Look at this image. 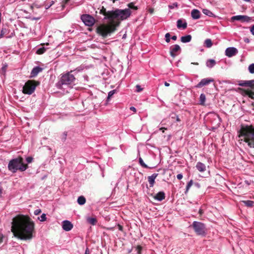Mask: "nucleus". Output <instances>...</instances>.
Returning a JSON list of instances; mask_svg holds the SVG:
<instances>
[{"instance_id": "nucleus-1", "label": "nucleus", "mask_w": 254, "mask_h": 254, "mask_svg": "<svg viewBox=\"0 0 254 254\" xmlns=\"http://www.w3.org/2000/svg\"><path fill=\"white\" fill-rule=\"evenodd\" d=\"M11 224V231L15 237L25 240L33 238L35 224L29 217L18 215L13 218Z\"/></svg>"}, {"instance_id": "nucleus-2", "label": "nucleus", "mask_w": 254, "mask_h": 254, "mask_svg": "<svg viewBox=\"0 0 254 254\" xmlns=\"http://www.w3.org/2000/svg\"><path fill=\"white\" fill-rule=\"evenodd\" d=\"M131 10L129 8L125 9H116L109 12V17H112L111 21L109 24H102L96 28V32L103 38L107 37L114 32L116 27L120 24V22H115L114 20H124L129 17L131 14Z\"/></svg>"}, {"instance_id": "nucleus-3", "label": "nucleus", "mask_w": 254, "mask_h": 254, "mask_svg": "<svg viewBox=\"0 0 254 254\" xmlns=\"http://www.w3.org/2000/svg\"><path fill=\"white\" fill-rule=\"evenodd\" d=\"M239 137H243L250 147L254 148V127L252 126L243 127L240 131Z\"/></svg>"}, {"instance_id": "nucleus-4", "label": "nucleus", "mask_w": 254, "mask_h": 254, "mask_svg": "<svg viewBox=\"0 0 254 254\" xmlns=\"http://www.w3.org/2000/svg\"><path fill=\"white\" fill-rule=\"evenodd\" d=\"M27 167V165L23 163V158L21 157L11 160L8 164V170L12 173H15L18 170L24 171Z\"/></svg>"}, {"instance_id": "nucleus-5", "label": "nucleus", "mask_w": 254, "mask_h": 254, "mask_svg": "<svg viewBox=\"0 0 254 254\" xmlns=\"http://www.w3.org/2000/svg\"><path fill=\"white\" fill-rule=\"evenodd\" d=\"M72 71L62 75L60 80L56 83V86L59 89L64 88V86H68L73 83L75 77L72 74Z\"/></svg>"}, {"instance_id": "nucleus-6", "label": "nucleus", "mask_w": 254, "mask_h": 254, "mask_svg": "<svg viewBox=\"0 0 254 254\" xmlns=\"http://www.w3.org/2000/svg\"><path fill=\"white\" fill-rule=\"evenodd\" d=\"M39 84L38 82L34 80H28L23 87L22 92L25 94L31 95L35 91L36 87Z\"/></svg>"}, {"instance_id": "nucleus-7", "label": "nucleus", "mask_w": 254, "mask_h": 254, "mask_svg": "<svg viewBox=\"0 0 254 254\" xmlns=\"http://www.w3.org/2000/svg\"><path fill=\"white\" fill-rule=\"evenodd\" d=\"M193 227L195 232L198 235H204L205 234V227L201 222L194 221L192 223Z\"/></svg>"}, {"instance_id": "nucleus-8", "label": "nucleus", "mask_w": 254, "mask_h": 254, "mask_svg": "<svg viewBox=\"0 0 254 254\" xmlns=\"http://www.w3.org/2000/svg\"><path fill=\"white\" fill-rule=\"evenodd\" d=\"M83 22L88 26H92L95 23V20L93 17L89 14H83L81 16Z\"/></svg>"}, {"instance_id": "nucleus-9", "label": "nucleus", "mask_w": 254, "mask_h": 254, "mask_svg": "<svg viewBox=\"0 0 254 254\" xmlns=\"http://www.w3.org/2000/svg\"><path fill=\"white\" fill-rule=\"evenodd\" d=\"M214 82V79L211 78H203L195 86L196 88H201L204 86L207 85L211 82Z\"/></svg>"}, {"instance_id": "nucleus-10", "label": "nucleus", "mask_w": 254, "mask_h": 254, "mask_svg": "<svg viewBox=\"0 0 254 254\" xmlns=\"http://www.w3.org/2000/svg\"><path fill=\"white\" fill-rule=\"evenodd\" d=\"M251 18L247 15H236L231 17V20H238L242 22H249L251 20Z\"/></svg>"}, {"instance_id": "nucleus-11", "label": "nucleus", "mask_w": 254, "mask_h": 254, "mask_svg": "<svg viewBox=\"0 0 254 254\" xmlns=\"http://www.w3.org/2000/svg\"><path fill=\"white\" fill-rule=\"evenodd\" d=\"M238 50L234 47H229L226 49L225 55L228 57H232L238 53Z\"/></svg>"}, {"instance_id": "nucleus-12", "label": "nucleus", "mask_w": 254, "mask_h": 254, "mask_svg": "<svg viewBox=\"0 0 254 254\" xmlns=\"http://www.w3.org/2000/svg\"><path fill=\"white\" fill-rule=\"evenodd\" d=\"M181 51V48L178 45H175L170 48V55L173 57L175 58L178 54V52Z\"/></svg>"}, {"instance_id": "nucleus-13", "label": "nucleus", "mask_w": 254, "mask_h": 254, "mask_svg": "<svg viewBox=\"0 0 254 254\" xmlns=\"http://www.w3.org/2000/svg\"><path fill=\"white\" fill-rule=\"evenodd\" d=\"M62 228L65 231H69L73 228L72 224L68 220H64L62 222Z\"/></svg>"}, {"instance_id": "nucleus-14", "label": "nucleus", "mask_w": 254, "mask_h": 254, "mask_svg": "<svg viewBox=\"0 0 254 254\" xmlns=\"http://www.w3.org/2000/svg\"><path fill=\"white\" fill-rule=\"evenodd\" d=\"M158 175V174L154 173L151 176L148 177V181L150 185V187H152L155 183V180Z\"/></svg>"}, {"instance_id": "nucleus-15", "label": "nucleus", "mask_w": 254, "mask_h": 254, "mask_svg": "<svg viewBox=\"0 0 254 254\" xmlns=\"http://www.w3.org/2000/svg\"><path fill=\"white\" fill-rule=\"evenodd\" d=\"M196 168L200 172H203L206 170L205 165L200 162L197 163Z\"/></svg>"}, {"instance_id": "nucleus-16", "label": "nucleus", "mask_w": 254, "mask_h": 254, "mask_svg": "<svg viewBox=\"0 0 254 254\" xmlns=\"http://www.w3.org/2000/svg\"><path fill=\"white\" fill-rule=\"evenodd\" d=\"M42 68L39 66H36L33 68L31 72L32 77L36 76L39 72L42 71Z\"/></svg>"}, {"instance_id": "nucleus-17", "label": "nucleus", "mask_w": 254, "mask_h": 254, "mask_svg": "<svg viewBox=\"0 0 254 254\" xmlns=\"http://www.w3.org/2000/svg\"><path fill=\"white\" fill-rule=\"evenodd\" d=\"M165 197V193L163 191H160L158 192L154 196V198L158 200V201H162L163 200Z\"/></svg>"}, {"instance_id": "nucleus-18", "label": "nucleus", "mask_w": 254, "mask_h": 254, "mask_svg": "<svg viewBox=\"0 0 254 254\" xmlns=\"http://www.w3.org/2000/svg\"><path fill=\"white\" fill-rule=\"evenodd\" d=\"M112 11H113V10L107 11L106 10V8H105L104 7H102V9L100 10V13L105 16V19H108L111 21L112 17H109V12H111Z\"/></svg>"}, {"instance_id": "nucleus-19", "label": "nucleus", "mask_w": 254, "mask_h": 254, "mask_svg": "<svg viewBox=\"0 0 254 254\" xmlns=\"http://www.w3.org/2000/svg\"><path fill=\"white\" fill-rule=\"evenodd\" d=\"M191 15L194 19H197L200 18V12L199 10L194 9L191 12Z\"/></svg>"}, {"instance_id": "nucleus-20", "label": "nucleus", "mask_w": 254, "mask_h": 254, "mask_svg": "<svg viewBox=\"0 0 254 254\" xmlns=\"http://www.w3.org/2000/svg\"><path fill=\"white\" fill-rule=\"evenodd\" d=\"M191 36L190 35H188L185 36H183L181 38V41L183 43H188L191 41Z\"/></svg>"}, {"instance_id": "nucleus-21", "label": "nucleus", "mask_w": 254, "mask_h": 254, "mask_svg": "<svg viewBox=\"0 0 254 254\" xmlns=\"http://www.w3.org/2000/svg\"><path fill=\"white\" fill-rule=\"evenodd\" d=\"M216 64V62L214 60L209 59L207 61L206 63V66L209 68H212Z\"/></svg>"}, {"instance_id": "nucleus-22", "label": "nucleus", "mask_w": 254, "mask_h": 254, "mask_svg": "<svg viewBox=\"0 0 254 254\" xmlns=\"http://www.w3.org/2000/svg\"><path fill=\"white\" fill-rule=\"evenodd\" d=\"M187 24L186 22L183 23L182 20L179 19L177 21V27L178 28H182L183 29H185L187 28Z\"/></svg>"}, {"instance_id": "nucleus-23", "label": "nucleus", "mask_w": 254, "mask_h": 254, "mask_svg": "<svg viewBox=\"0 0 254 254\" xmlns=\"http://www.w3.org/2000/svg\"><path fill=\"white\" fill-rule=\"evenodd\" d=\"M206 100V97L205 95L202 93L200 94L199 97V103L201 105H204L205 104Z\"/></svg>"}, {"instance_id": "nucleus-24", "label": "nucleus", "mask_w": 254, "mask_h": 254, "mask_svg": "<svg viewBox=\"0 0 254 254\" xmlns=\"http://www.w3.org/2000/svg\"><path fill=\"white\" fill-rule=\"evenodd\" d=\"M47 48H45L43 46L42 47L38 48L36 51V53L39 55L43 54L45 52Z\"/></svg>"}, {"instance_id": "nucleus-25", "label": "nucleus", "mask_w": 254, "mask_h": 254, "mask_svg": "<svg viewBox=\"0 0 254 254\" xmlns=\"http://www.w3.org/2000/svg\"><path fill=\"white\" fill-rule=\"evenodd\" d=\"M86 202L85 198L83 196H80L78 197L77 199V202L80 205L84 204Z\"/></svg>"}, {"instance_id": "nucleus-26", "label": "nucleus", "mask_w": 254, "mask_h": 254, "mask_svg": "<svg viewBox=\"0 0 254 254\" xmlns=\"http://www.w3.org/2000/svg\"><path fill=\"white\" fill-rule=\"evenodd\" d=\"M87 220L89 223H90L93 225H95L97 223V220L95 218L89 217L87 218Z\"/></svg>"}, {"instance_id": "nucleus-27", "label": "nucleus", "mask_w": 254, "mask_h": 254, "mask_svg": "<svg viewBox=\"0 0 254 254\" xmlns=\"http://www.w3.org/2000/svg\"><path fill=\"white\" fill-rule=\"evenodd\" d=\"M204 44L207 48H210L212 46V43L210 39H207L204 41Z\"/></svg>"}, {"instance_id": "nucleus-28", "label": "nucleus", "mask_w": 254, "mask_h": 254, "mask_svg": "<svg viewBox=\"0 0 254 254\" xmlns=\"http://www.w3.org/2000/svg\"><path fill=\"white\" fill-rule=\"evenodd\" d=\"M243 202L245 204V205L248 207L253 206L254 203V202L252 200H245L243 201Z\"/></svg>"}, {"instance_id": "nucleus-29", "label": "nucleus", "mask_w": 254, "mask_h": 254, "mask_svg": "<svg viewBox=\"0 0 254 254\" xmlns=\"http://www.w3.org/2000/svg\"><path fill=\"white\" fill-rule=\"evenodd\" d=\"M202 12L204 14L208 15L209 16H210V17L212 16L213 15V13L211 11H210L209 10L207 9H203L202 10Z\"/></svg>"}, {"instance_id": "nucleus-30", "label": "nucleus", "mask_w": 254, "mask_h": 254, "mask_svg": "<svg viewBox=\"0 0 254 254\" xmlns=\"http://www.w3.org/2000/svg\"><path fill=\"white\" fill-rule=\"evenodd\" d=\"M139 163L140 165L142 167L145 168H148V167L147 166V165H146V164L144 163V162H143V161L141 157H139Z\"/></svg>"}, {"instance_id": "nucleus-31", "label": "nucleus", "mask_w": 254, "mask_h": 254, "mask_svg": "<svg viewBox=\"0 0 254 254\" xmlns=\"http://www.w3.org/2000/svg\"><path fill=\"white\" fill-rule=\"evenodd\" d=\"M248 69L251 73H254V64H251L248 67Z\"/></svg>"}, {"instance_id": "nucleus-32", "label": "nucleus", "mask_w": 254, "mask_h": 254, "mask_svg": "<svg viewBox=\"0 0 254 254\" xmlns=\"http://www.w3.org/2000/svg\"><path fill=\"white\" fill-rule=\"evenodd\" d=\"M193 184V181L192 180H190L187 184V186H186V193H187L188 190H189L190 188L192 186Z\"/></svg>"}, {"instance_id": "nucleus-33", "label": "nucleus", "mask_w": 254, "mask_h": 254, "mask_svg": "<svg viewBox=\"0 0 254 254\" xmlns=\"http://www.w3.org/2000/svg\"><path fill=\"white\" fill-rule=\"evenodd\" d=\"M127 6L129 9H133L134 10H136L137 9V6H135L133 2L129 3L127 4Z\"/></svg>"}, {"instance_id": "nucleus-34", "label": "nucleus", "mask_w": 254, "mask_h": 254, "mask_svg": "<svg viewBox=\"0 0 254 254\" xmlns=\"http://www.w3.org/2000/svg\"><path fill=\"white\" fill-rule=\"evenodd\" d=\"M38 219L42 222L45 221L46 220V216L45 214H42L40 217H38Z\"/></svg>"}, {"instance_id": "nucleus-35", "label": "nucleus", "mask_w": 254, "mask_h": 254, "mask_svg": "<svg viewBox=\"0 0 254 254\" xmlns=\"http://www.w3.org/2000/svg\"><path fill=\"white\" fill-rule=\"evenodd\" d=\"M6 32L7 30L5 28H2L0 34V39L1 38L3 35L6 33Z\"/></svg>"}, {"instance_id": "nucleus-36", "label": "nucleus", "mask_w": 254, "mask_h": 254, "mask_svg": "<svg viewBox=\"0 0 254 254\" xmlns=\"http://www.w3.org/2000/svg\"><path fill=\"white\" fill-rule=\"evenodd\" d=\"M115 92H116V90H113L110 91L108 93L107 99L109 100L115 93Z\"/></svg>"}, {"instance_id": "nucleus-37", "label": "nucleus", "mask_w": 254, "mask_h": 254, "mask_svg": "<svg viewBox=\"0 0 254 254\" xmlns=\"http://www.w3.org/2000/svg\"><path fill=\"white\" fill-rule=\"evenodd\" d=\"M165 40L166 42L169 43L170 41V34L169 33H167L165 34Z\"/></svg>"}, {"instance_id": "nucleus-38", "label": "nucleus", "mask_w": 254, "mask_h": 254, "mask_svg": "<svg viewBox=\"0 0 254 254\" xmlns=\"http://www.w3.org/2000/svg\"><path fill=\"white\" fill-rule=\"evenodd\" d=\"M136 91L137 92H141L143 90V89L139 85H137L136 86Z\"/></svg>"}, {"instance_id": "nucleus-39", "label": "nucleus", "mask_w": 254, "mask_h": 254, "mask_svg": "<svg viewBox=\"0 0 254 254\" xmlns=\"http://www.w3.org/2000/svg\"><path fill=\"white\" fill-rule=\"evenodd\" d=\"M33 161V158L32 157H28L26 158V161L28 163H30Z\"/></svg>"}, {"instance_id": "nucleus-40", "label": "nucleus", "mask_w": 254, "mask_h": 254, "mask_svg": "<svg viewBox=\"0 0 254 254\" xmlns=\"http://www.w3.org/2000/svg\"><path fill=\"white\" fill-rule=\"evenodd\" d=\"M41 212V210L40 209H36L34 211V213L35 215H39Z\"/></svg>"}, {"instance_id": "nucleus-41", "label": "nucleus", "mask_w": 254, "mask_h": 254, "mask_svg": "<svg viewBox=\"0 0 254 254\" xmlns=\"http://www.w3.org/2000/svg\"><path fill=\"white\" fill-rule=\"evenodd\" d=\"M141 250H142V247L141 246H138L137 247L136 250H137V253L138 254H140V252H141Z\"/></svg>"}, {"instance_id": "nucleus-42", "label": "nucleus", "mask_w": 254, "mask_h": 254, "mask_svg": "<svg viewBox=\"0 0 254 254\" xmlns=\"http://www.w3.org/2000/svg\"><path fill=\"white\" fill-rule=\"evenodd\" d=\"M177 178L178 180H181L183 178V175L181 174H179L177 175Z\"/></svg>"}, {"instance_id": "nucleus-43", "label": "nucleus", "mask_w": 254, "mask_h": 254, "mask_svg": "<svg viewBox=\"0 0 254 254\" xmlns=\"http://www.w3.org/2000/svg\"><path fill=\"white\" fill-rule=\"evenodd\" d=\"M251 32L252 34L254 35V25L252 26L251 28Z\"/></svg>"}, {"instance_id": "nucleus-44", "label": "nucleus", "mask_w": 254, "mask_h": 254, "mask_svg": "<svg viewBox=\"0 0 254 254\" xmlns=\"http://www.w3.org/2000/svg\"><path fill=\"white\" fill-rule=\"evenodd\" d=\"M130 110L134 112H136V110L135 107H130Z\"/></svg>"}, {"instance_id": "nucleus-45", "label": "nucleus", "mask_w": 254, "mask_h": 254, "mask_svg": "<svg viewBox=\"0 0 254 254\" xmlns=\"http://www.w3.org/2000/svg\"><path fill=\"white\" fill-rule=\"evenodd\" d=\"M177 36L176 35H174V36H173L171 38V39L173 40H177Z\"/></svg>"}, {"instance_id": "nucleus-46", "label": "nucleus", "mask_w": 254, "mask_h": 254, "mask_svg": "<svg viewBox=\"0 0 254 254\" xmlns=\"http://www.w3.org/2000/svg\"><path fill=\"white\" fill-rule=\"evenodd\" d=\"M160 129V130H162V132H164V131H165V130H166V129H167V128H165V127H161V128H160V129Z\"/></svg>"}, {"instance_id": "nucleus-47", "label": "nucleus", "mask_w": 254, "mask_h": 254, "mask_svg": "<svg viewBox=\"0 0 254 254\" xmlns=\"http://www.w3.org/2000/svg\"><path fill=\"white\" fill-rule=\"evenodd\" d=\"M85 254H89V250L88 248L86 249Z\"/></svg>"}, {"instance_id": "nucleus-48", "label": "nucleus", "mask_w": 254, "mask_h": 254, "mask_svg": "<svg viewBox=\"0 0 254 254\" xmlns=\"http://www.w3.org/2000/svg\"><path fill=\"white\" fill-rule=\"evenodd\" d=\"M203 213V210L201 209H200L199 210V213L200 215H201Z\"/></svg>"}, {"instance_id": "nucleus-49", "label": "nucleus", "mask_w": 254, "mask_h": 254, "mask_svg": "<svg viewBox=\"0 0 254 254\" xmlns=\"http://www.w3.org/2000/svg\"><path fill=\"white\" fill-rule=\"evenodd\" d=\"M164 85H165V86H167V87L170 85L169 83L167 82H165Z\"/></svg>"}, {"instance_id": "nucleus-50", "label": "nucleus", "mask_w": 254, "mask_h": 254, "mask_svg": "<svg viewBox=\"0 0 254 254\" xmlns=\"http://www.w3.org/2000/svg\"><path fill=\"white\" fill-rule=\"evenodd\" d=\"M244 41H245V42L246 43H249V42H250L249 39H248V38L245 39Z\"/></svg>"}, {"instance_id": "nucleus-51", "label": "nucleus", "mask_w": 254, "mask_h": 254, "mask_svg": "<svg viewBox=\"0 0 254 254\" xmlns=\"http://www.w3.org/2000/svg\"><path fill=\"white\" fill-rule=\"evenodd\" d=\"M6 67H7V65H5V66H3V67H2V69L3 70H5V69H6Z\"/></svg>"}, {"instance_id": "nucleus-52", "label": "nucleus", "mask_w": 254, "mask_h": 254, "mask_svg": "<svg viewBox=\"0 0 254 254\" xmlns=\"http://www.w3.org/2000/svg\"><path fill=\"white\" fill-rule=\"evenodd\" d=\"M119 230H122V227L120 225L119 226Z\"/></svg>"}, {"instance_id": "nucleus-53", "label": "nucleus", "mask_w": 254, "mask_h": 254, "mask_svg": "<svg viewBox=\"0 0 254 254\" xmlns=\"http://www.w3.org/2000/svg\"><path fill=\"white\" fill-rule=\"evenodd\" d=\"M191 64H195V65H198V64L197 63H192Z\"/></svg>"}, {"instance_id": "nucleus-54", "label": "nucleus", "mask_w": 254, "mask_h": 254, "mask_svg": "<svg viewBox=\"0 0 254 254\" xmlns=\"http://www.w3.org/2000/svg\"><path fill=\"white\" fill-rule=\"evenodd\" d=\"M177 121H180V119H179V118H177Z\"/></svg>"}, {"instance_id": "nucleus-55", "label": "nucleus", "mask_w": 254, "mask_h": 254, "mask_svg": "<svg viewBox=\"0 0 254 254\" xmlns=\"http://www.w3.org/2000/svg\"><path fill=\"white\" fill-rule=\"evenodd\" d=\"M1 12H0V18H1Z\"/></svg>"}, {"instance_id": "nucleus-56", "label": "nucleus", "mask_w": 254, "mask_h": 254, "mask_svg": "<svg viewBox=\"0 0 254 254\" xmlns=\"http://www.w3.org/2000/svg\"><path fill=\"white\" fill-rule=\"evenodd\" d=\"M170 7L172 8L173 7L172 6H171Z\"/></svg>"}, {"instance_id": "nucleus-57", "label": "nucleus", "mask_w": 254, "mask_h": 254, "mask_svg": "<svg viewBox=\"0 0 254 254\" xmlns=\"http://www.w3.org/2000/svg\"><path fill=\"white\" fill-rule=\"evenodd\" d=\"M66 2H67L69 0H65Z\"/></svg>"}]
</instances>
